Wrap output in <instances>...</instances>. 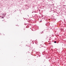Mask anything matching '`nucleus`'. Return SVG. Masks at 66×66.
I'll use <instances>...</instances> for the list:
<instances>
[{"instance_id":"f257e3e1","label":"nucleus","mask_w":66,"mask_h":66,"mask_svg":"<svg viewBox=\"0 0 66 66\" xmlns=\"http://www.w3.org/2000/svg\"><path fill=\"white\" fill-rule=\"evenodd\" d=\"M3 15H4V16H6V14L5 13V14H3Z\"/></svg>"},{"instance_id":"20e7f679","label":"nucleus","mask_w":66,"mask_h":66,"mask_svg":"<svg viewBox=\"0 0 66 66\" xmlns=\"http://www.w3.org/2000/svg\"><path fill=\"white\" fill-rule=\"evenodd\" d=\"M1 18H4L3 17H2Z\"/></svg>"},{"instance_id":"7ed1b4c3","label":"nucleus","mask_w":66,"mask_h":66,"mask_svg":"<svg viewBox=\"0 0 66 66\" xmlns=\"http://www.w3.org/2000/svg\"><path fill=\"white\" fill-rule=\"evenodd\" d=\"M54 43H56V41H55L54 42Z\"/></svg>"},{"instance_id":"f03ea898","label":"nucleus","mask_w":66,"mask_h":66,"mask_svg":"<svg viewBox=\"0 0 66 66\" xmlns=\"http://www.w3.org/2000/svg\"><path fill=\"white\" fill-rule=\"evenodd\" d=\"M40 34H43V32H40Z\"/></svg>"},{"instance_id":"1a4fd4ad","label":"nucleus","mask_w":66,"mask_h":66,"mask_svg":"<svg viewBox=\"0 0 66 66\" xmlns=\"http://www.w3.org/2000/svg\"><path fill=\"white\" fill-rule=\"evenodd\" d=\"M2 21H3V20H2Z\"/></svg>"},{"instance_id":"423d86ee","label":"nucleus","mask_w":66,"mask_h":66,"mask_svg":"<svg viewBox=\"0 0 66 66\" xmlns=\"http://www.w3.org/2000/svg\"><path fill=\"white\" fill-rule=\"evenodd\" d=\"M47 30H48V29H47Z\"/></svg>"},{"instance_id":"6e6552de","label":"nucleus","mask_w":66,"mask_h":66,"mask_svg":"<svg viewBox=\"0 0 66 66\" xmlns=\"http://www.w3.org/2000/svg\"><path fill=\"white\" fill-rule=\"evenodd\" d=\"M28 16H29V15H28Z\"/></svg>"},{"instance_id":"39448f33","label":"nucleus","mask_w":66,"mask_h":66,"mask_svg":"<svg viewBox=\"0 0 66 66\" xmlns=\"http://www.w3.org/2000/svg\"><path fill=\"white\" fill-rule=\"evenodd\" d=\"M39 12H40V10H39Z\"/></svg>"},{"instance_id":"0eeeda50","label":"nucleus","mask_w":66,"mask_h":66,"mask_svg":"<svg viewBox=\"0 0 66 66\" xmlns=\"http://www.w3.org/2000/svg\"><path fill=\"white\" fill-rule=\"evenodd\" d=\"M40 46H42V44H41V45H40Z\"/></svg>"}]
</instances>
